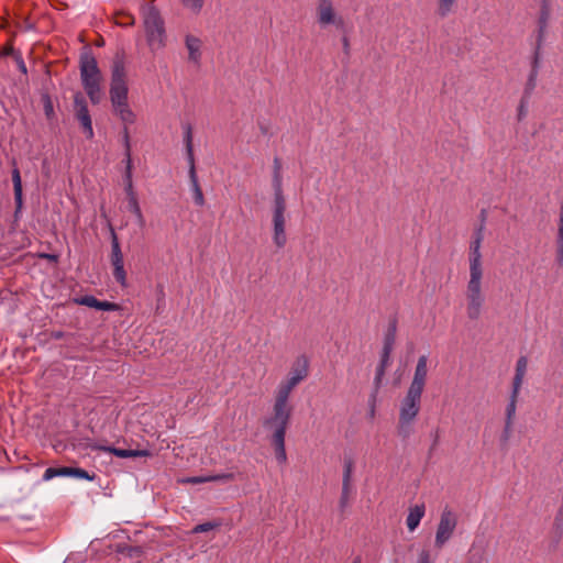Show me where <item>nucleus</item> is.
Wrapping results in <instances>:
<instances>
[{
	"label": "nucleus",
	"instance_id": "nucleus-43",
	"mask_svg": "<svg viewBox=\"0 0 563 563\" xmlns=\"http://www.w3.org/2000/svg\"><path fill=\"white\" fill-rule=\"evenodd\" d=\"M14 62L16 63L19 70L23 75H26L27 74V68H26V65H25V63L23 60V57H22L21 53L14 55Z\"/></svg>",
	"mask_w": 563,
	"mask_h": 563
},
{
	"label": "nucleus",
	"instance_id": "nucleus-25",
	"mask_svg": "<svg viewBox=\"0 0 563 563\" xmlns=\"http://www.w3.org/2000/svg\"><path fill=\"white\" fill-rule=\"evenodd\" d=\"M12 183H13L15 205H16V208L20 209L22 207V181H21L20 170L18 168H14L12 170Z\"/></svg>",
	"mask_w": 563,
	"mask_h": 563
},
{
	"label": "nucleus",
	"instance_id": "nucleus-16",
	"mask_svg": "<svg viewBox=\"0 0 563 563\" xmlns=\"http://www.w3.org/2000/svg\"><path fill=\"white\" fill-rule=\"evenodd\" d=\"M309 374V360L305 356H298L291 365L289 374L286 379L295 384L299 385L302 380L308 377Z\"/></svg>",
	"mask_w": 563,
	"mask_h": 563
},
{
	"label": "nucleus",
	"instance_id": "nucleus-20",
	"mask_svg": "<svg viewBox=\"0 0 563 563\" xmlns=\"http://www.w3.org/2000/svg\"><path fill=\"white\" fill-rule=\"evenodd\" d=\"M426 514L424 504H418L409 508L406 525L409 531H415Z\"/></svg>",
	"mask_w": 563,
	"mask_h": 563
},
{
	"label": "nucleus",
	"instance_id": "nucleus-32",
	"mask_svg": "<svg viewBox=\"0 0 563 563\" xmlns=\"http://www.w3.org/2000/svg\"><path fill=\"white\" fill-rule=\"evenodd\" d=\"M352 472H353V462L346 461L344 464L343 479H342V485L345 486V488L347 486H351Z\"/></svg>",
	"mask_w": 563,
	"mask_h": 563
},
{
	"label": "nucleus",
	"instance_id": "nucleus-13",
	"mask_svg": "<svg viewBox=\"0 0 563 563\" xmlns=\"http://www.w3.org/2000/svg\"><path fill=\"white\" fill-rule=\"evenodd\" d=\"M55 476H74L77 478L93 481L96 475H90L87 471L79 467H48L45 471L44 478L51 479Z\"/></svg>",
	"mask_w": 563,
	"mask_h": 563
},
{
	"label": "nucleus",
	"instance_id": "nucleus-48",
	"mask_svg": "<svg viewBox=\"0 0 563 563\" xmlns=\"http://www.w3.org/2000/svg\"><path fill=\"white\" fill-rule=\"evenodd\" d=\"M343 44H344V46H345V47H347V46H349L347 37H343Z\"/></svg>",
	"mask_w": 563,
	"mask_h": 563
},
{
	"label": "nucleus",
	"instance_id": "nucleus-49",
	"mask_svg": "<svg viewBox=\"0 0 563 563\" xmlns=\"http://www.w3.org/2000/svg\"><path fill=\"white\" fill-rule=\"evenodd\" d=\"M62 336H63V334L60 332L54 334V338H56V339H60Z\"/></svg>",
	"mask_w": 563,
	"mask_h": 563
},
{
	"label": "nucleus",
	"instance_id": "nucleus-7",
	"mask_svg": "<svg viewBox=\"0 0 563 563\" xmlns=\"http://www.w3.org/2000/svg\"><path fill=\"white\" fill-rule=\"evenodd\" d=\"M316 22L320 29L333 27L339 32L346 30V21L339 12L333 0H318L316 3Z\"/></svg>",
	"mask_w": 563,
	"mask_h": 563
},
{
	"label": "nucleus",
	"instance_id": "nucleus-28",
	"mask_svg": "<svg viewBox=\"0 0 563 563\" xmlns=\"http://www.w3.org/2000/svg\"><path fill=\"white\" fill-rule=\"evenodd\" d=\"M124 147H125V158H126V167L125 175L132 176V158H131V144H130V133L128 129L124 130Z\"/></svg>",
	"mask_w": 563,
	"mask_h": 563
},
{
	"label": "nucleus",
	"instance_id": "nucleus-17",
	"mask_svg": "<svg viewBox=\"0 0 563 563\" xmlns=\"http://www.w3.org/2000/svg\"><path fill=\"white\" fill-rule=\"evenodd\" d=\"M519 394H520V391H515L514 389H511L510 399L506 407V419H505V430H504L506 438H508V435L510 434L512 426H514Z\"/></svg>",
	"mask_w": 563,
	"mask_h": 563
},
{
	"label": "nucleus",
	"instance_id": "nucleus-24",
	"mask_svg": "<svg viewBox=\"0 0 563 563\" xmlns=\"http://www.w3.org/2000/svg\"><path fill=\"white\" fill-rule=\"evenodd\" d=\"M394 344H395V328L391 331H389L385 336L384 346H383V351H382V357H380V360H383L384 364H389L390 354L394 349Z\"/></svg>",
	"mask_w": 563,
	"mask_h": 563
},
{
	"label": "nucleus",
	"instance_id": "nucleus-26",
	"mask_svg": "<svg viewBox=\"0 0 563 563\" xmlns=\"http://www.w3.org/2000/svg\"><path fill=\"white\" fill-rule=\"evenodd\" d=\"M111 263L112 266L114 265H122L123 264V255L121 252L120 243L118 240V236L114 232H112V243H111Z\"/></svg>",
	"mask_w": 563,
	"mask_h": 563
},
{
	"label": "nucleus",
	"instance_id": "nucleus-34",
	"mask_svg": "<svg viewBox=\"0 0 563 563\" xmlns=\"http://www.w3.org/2000/svg\"><path fill=\"white\" fill-rule=\"evenodd\" d=\"M218 527H220L219 522H211V521L203 522V523L197 525L192 529V533L207 532V531L213 530V529H216Z\"/></svg>",
	"mask_w": 563,
	"mask_h": 563
},
{
	"label": "nucleus",
	"instance_id": "nucleus-11",
	"mask_svg": "<svg viewBox=\"0 0 563 563\" xmlns=\"http://www.w3.org/2000/svg\"><path fill=\"white\" fill-rule=\"evenodd\" d=\"M74 111L75 117L79 121L84 133L88 140H91L95 135L92 129V121L88 110V104L81 92H77L74 96Z\"/></svg>",
	"mask_w": 563,
	"mask_h": 563
},
{
	"label": "nucleus",
	"instance_id": "nucleus-3",
	"mask_svg": "<svg viewBox=\"0 0 563 563\" xmlns=\"http://www.w3.org/2000/svg\"><path fill=\"white\" fill-rule=\"evenodd\" d=\"M142 25L146 42L152 52L166 46V29L164 19L157 8L150 3H143L140 9Z\"/></svg>",
	"mask_w": 563,
	"mask_h": 563
},
{
	"label": "nucleus",
	"instance_id": "nucleus-37",
	"mask_svg": "<svg viewBox=\"0 0 563 563\" xmlns=\"http://www.w3.org/2000/svg\"><path fill=\"white\" fill-rule=\"evenodd\" d=\"M0 49H1L2 57L12 56L14 58L15 54L21 53V52L14 49L12 42L5 43L2 47H0Z\"/></svg>",
	"mask_w": 563,
	"mask_h": 563
},
{
	"label": "nucleus",
	"instance_id": "nucleus-38",
	"mask_svg": "<svg viewBox=\"0 0 563 563\" xmlns=\"http://www.w3.org/2000/svg\"><path fill=\"white\" fill-rule=\"evenodd\" d=\"M210 482H231L234 479V475L232 473H222L218 475L209 476Z\"/></svg>",
	"mask_w": 563,
	"mask_h": 563
},
{
	"label": "nucleus",
	"instance_id": "nucleus-47",
	"mask_svg": "<svg viewBox=\"0 0 563 563\" xmlns=\"http://www.w3.org/2000/svg\"><path fill=\"white\" fill-rule=\"evenodd\" d=\"M523 115H525V107H523V104H521V106L519 107V114H518L519 120H520Z\"/></svg>",
	"mask_w": 563,
	"mask_h": 563
},
{
	"label": "nucleus",
	"instance_id": "nucleus-21",
	"mask_svg": "<svg viewBox=\"0 0 563 563\" xmlns=\"http://www.w3.org/2000/svg\"><path fill=\"white\" fill-rule=\"evenodd\" d=\"M200 46H201V42L199 38H197L195 36L186 37V47L189 53V59L194 63H198L200 60V57H201Z\"/></svg>",
	"mask_w": 563,
	"mask_h": 563
},
{
	"label": "nucleus",
	"instance_id": "nucleus-31",
	"mask_svg": "<svg viewBox=\"0 0 563 563\" xmlns=\"http://www.w3.org/2000/svg\"><path fill=\"white\" fill-rule=\"evenodd\" d=\"M115 23L121 26H131L135 23V19L128 12H120L115 15Z\"/></svg>",
	"mask_w": 563,
	"mask_h": 563
},
{
	"label": "nucleus",
	"instance_id": "nucleus-10",
	"mask_svg": "<svg viewBox=\"0 0 563 563\" xmlns=\"http://www.w3.org/2000/svg\"><path fill=\"white\" fill-rule=\"evenodd\" d=\"M185 142H186V151H187V156H188V162H189V177H190V183H191L192 190H194L195 202H196V205L202 207L205 205V196H203V192L201 190V187L199 185L198 177L196 174L195 157H194V150H192V135H191L190 126H188L186 130Z\"/></svg>",
	"mask_w": 563,
	"mask_h": 563
},
{
	"label": "nucleus",
	"instance_id": "nucleus-2",
	"mask_svg": "<svg viewBox=\"0 0 563 563\" xmlns=\"http://www.w3.org/2000/svg\"><path fill=\"white\" fill-rule=\"evenodd\" d=\"M109 93L114 115L123 123V130H129V125L135 123L136 114L131 109L128 101V74L124 58L121 55H115L112 62ZM122 134L124 135V131H122Z\"/></svg>",
	"mask_w": 563,
	"mask_h": 563
},
{
	"label": "nucleus",
	"instance_id": "nucleus-19",
	"mask_svg": "<svg viewBox=\"0 0 563 563\" xmlns=\"http://www.w3.org/2000/svg\"><path fill=\"white\" fill-rule=\"evenodd\" d=\"M78 303L103 311H115L119 305L110 301H100L93 296H85L77 300Z\"/></svg>",
	"mask_w": 563,
	"mask_h": 563
},
{
	"label": "nucleus",
	"instance_id": "nucleus-45",
	"mask_svg": "<svg viewBox=\"0 0 563 563\" xmlns=\"http://www.w3.org/2000/svg\"><path fill=\"white\" fill-rule=\"evenodd\" d=\"M388 365L389 364H384L383 360H380V363L376 369V380L377 382H379L382 379Z\"/></svg>",
	"mask_w": 563,
	"mask_h": 563
},
{
	"label": "nucleus",
	"instance_id": "nucleus-50",
	"mask_svg": "<svg viewBox=\"0 0 563 563\" xmlns=\"http://www.w3.org/2000/svg\"><path fill=\"white\" fill-rule=\"evenodd\" d=\"M534 76H536V71H533V73H532L531 78H530L531 86H533L532 80H533V77H534Z\"/></svg>",
	"mask_w": 563,
	"mask_h": 563
},
{
	"label": "nucleus",
	"instance_id": "nucleus-41",
	"mask_svg": "<svg viewBox=\"0 0 563 563\" xmlns=\"http://www.w3.org/2000/svg\"><path fill=\"white\" fill-rule=\"evenodd\" d=\"M350 493H351V486H347L345 488V486L342 485V494H341V498H340V506L342 508L346 507V505L349 504Z\"/></svg>",
	"mask_w": 563,
	"mask_h": 563
},
{
	"label": "nucleus",
	"instance_id": "nucleus-30",
	"mask_svg": "<svg viewBox=\"0 0 563 563\" xmlns=\"http://www.w3.org/2000/svg\"><path fill=\"white\" fill-rule=\"evenodd\" d=\"M466 563H488L484 551H477L475 544L472 545L470 550V556Z\"/></svg>",
	"mask_w": 563,
	"mask_h": 563
},
{
	"label": "nucleus",
	"instance_id": "nucleus-36",
	"mask_svg": "<svg viewBox=\"0 0 563 563\" xmlns=\"http://www.w3.org/2000/svg\"><path fill=\"white\" fill-rule=\"evenodd\" d=\"M548 19H549V11H548V8L544 5L541 10V14L539 18L540 38L542 37V33H543L544 29L547 27Z\"/></svg>",
	"mask_w": 563,
	"mask_h": 563
},
{
	"label": "nucleus",
	"instance_id": "nucleus-22",
	"mask_svg": "<svg viewBox=\"0 0 563 563\" xmlns=\"http://www.w3.org/2000/svg\"><path fill=\"white\" fill-rule=\"evenodd\" d=\"M102 450L111 452L115 456L122 457V459L150 455V452L146 450H124V449H117V448H102Z\"/></svg>",
	"mask_w": 563,
	"mask_h": 563
},
{
	"label": "nucleus",
	"instance_id": "nucleus-46",
	"mask_svg": "<svg viewBox=\"0 0 563 563\" xmlns=\"http://www.w3.org/2000/svg\"><path fill=\"white\" fill-rule=\"evenodd\" d=\"M280 168H282V166H280L279 159L275 158L274 159V173H280Z\"/></svg>",
	"mask_w": 563,
	"mask_h": 563
},
{
	"label": "nucleus",
	"instance_id": "nucleus-8",
	"mask_svg": "<svg viewBox=\"0 0 563 563\" xmlns=\"http://www.w3.org/2000/svg\"><path fill=\"white\" fill-rule=\"evenodd\" d=\"M286 202H273L272 224H273V242L276 247L283 249L287 243L286 234Z\"/></svg>",
	"mask_w": 563,
	"mask_h": 563
},
{
	"label": "nucleus",
	"instance_id": "nucleus-9",
	"mask_svg": "<svg viewBox=\"0 0 563 563\" xmlns=\"http://www.w3.org/2000/svg\"><path fill=\"white\" fill-rule=\"evenodd\" d=\"M457 525V519L455 514L445 508L440 517V521L437 528L435 541L434 544L437 548L441 549L452 537Z\"/></svg>",
	"mask_w": 563,
	"mask_h": 563
},
{
	"label": "nucleus",
	"instance_id": "nucleus-39",
	"mask_svg": "<svg viewBox=\"0 0 563 563\" xmlns=\"http://www.w3.org/2000/svg\"><path fill=\"white\" fill-rule=\"evenodd\" d=\"M43 102L46 117L52 118L54 115V108L49 96H43Z\"/></svg>",
	"mask_w": 563,
	"mask_h": 563
},
{
	"label": "nucleus",
	"instance_id": "nucleus-51",
	"mask_svg": "<svg viewBox=\"0 0 563 563\" xmlns=\"http://www.w3.org/2000/svg\"><path fill=\"white\" fill-rule=\"evenodd\" d=\"M353 563H361V559L360 558H356Z\"/></svg>",
	"mask_w": 563,
	"mask_h": 563
},
{
	"label": "nucleus",
	"instance_id": "nucleus-27",
	"mask_svg": "<svg viewBox=\"0 0 563 563\" xmlns=\"http://www.w3.org/2000/svg\"><path fill=\"white\" fill-rule=\"evenodd\" d=\"M273 188H274V201L273 202H286V198L283 191L282 174L274 173L273 175Z\"/></svg>",
	"mask_w": 563,
	"mask_h": 563
},
{
	"label": "nucleus",
	"instance_id": "nucleus-15",
	"mask_svg": "<svg viewBox=\"0 0 563 563\" xmlns=\"http://www.w3.org/2000/svg\"><path fill=\"white\" fill-rule=\"evenodd\" d=\"M428 376V357L422 355L418 358L412 382L408 389L423 393Z\"/></svg>",
	"mask_w": 563,
	"mask_h": 563
},
{
	"label": "nucleus",
	"instance_id": "nucleus-33",
	"mask_svg": "<svg viewBox=\"0 0 563 563\" xmlns=\"http://www.w3.org/2000/svg\"><path fill=\"white\" fill-rule=\"evenodd\" d=\"M113 276L115 280L122 286L126 283V273L124 271V264L113 266Z\"/></svg>",
	"mask_w": 563,
	"mask_h": 563
},
{
	"label": "nucleus",
	"instance_id": "nucleus-23",
	"mask_svg": "<svg viewBox=\"0 0 563 563\" xmlns=\"http://www.w3.org/2000/svg\"><path fill=\"white\" fill-rule=\"evenodd\" d=\"M459 0H437V15L446 18L454 12Z\"/></svg>",
	"mask_w": 563,
	"mask_h": 563
},
{
	"label": "nucleus",
	"instance_id": "nucleus-12",
	"mask_svg": "<svg viewBox=\"0 0 563 563\" xmlns=\"http://www.w3.org/2000/svg\"><path fill=\"white\" fill-rule=\"evenodd\" d=\"M267 427L274 429L272 435V444L275 450L276 460L279 463H285L287 460L286 449H285V435L288 428V424L283 423H264Z\"/></svg>",
	"mask_w": 563,
	"mask_h": 563
},
{
	"label": "nucleus",
	"instance_id": "nucleus-29",
	"mask_svg": "<svg viewBox=\"0 0 563 563\" xmlns=\"http://www.w3.org/2000/svg\"><path fill=\"white\" fill-rule=\"evenodd\" d=\"M129 210L136 217L139 224L144 225V217L136 197L129 199Z\"/></svg>",
	"mask_w": 563,
	"mask_h": 563
},
{
	"label": "nucleus",
	"instance_id": "nucleus-6",
	"mask_svg": "<svg viewBox=\"0 0 563 563\" xmlns=\"http://www.w3.org/2000/svg\"><path fill=\"white\" fill-rule=\"evenodd\" d=\"M296 387L297 386L289 382L288 379H284L279 383L275 393L273 417L267 419L264 423L289 424L291 417V407L289 406L288 400L291 391Z\"/></svg>",
	"mask_w": 563,
	"mask_h": 563
},
{
	"label": "nucleus",
	"instance_id": "nucleus-18",
	"mask_svg": "<svg viewBox=\"0 0 563 563\" xmlns=\"http://www.w3.org/2000/svg\"><path fill=\"white\" fill-rule=\"evenodd\" d=\"M528 368V358L527 356H520L517 360L515 376L512 378V388L515 391H520L525 382V377Z\"/></svg>",
	"mask_w": 563,
	"mask_h": 563
},
{
	"label": "nucleus",
	"instance_id": "nucleus-44",
	"mask_svg": "<svg viewBox=\"0 0 563 563\" xmlns=\"http://www.w3.org/2000/svg\"><path fill=\"white\" fill-rule=\"evenodd\" d=\"M418 563H433L431 554L428 550H422L419 554Z\"/></svg>",
	"mask_w": 563,
	"mask_h": 563
},
{
	"label": "nucleus",
	"instance_id": "nucleus-5",
	"mask_svg": "<svg viewBox=\"0 0 563 563\" xmlns=\"http://www.w3.org/2000/svg\"><path fill=\"white\" fill-rule=\"evenodd\" d=\"M421 396V393L408 389L400 402L397 433L402 439L411 434V424L420 412Z\"/></svg>",
	"mask_w": 563,
	"mask_h": 563
},
{
	"label": "nucleus",
	"instance_id": "nucleus-4",
	"mask_svg": "<svg viewBox=\"0 0 563 563\" xmlns=\"http://www.w3.org/2000/svg\"><path fill=\"white\" fill-rule=\"evenodd\" d=\"M79 69L80 80L88 98L93 104H98L103 96V77L95 56L90 53L82 54L79 60Z\"/></svg>",
	"mask_w": 563,
	"mask_h": 563
},
{
	"label": "nucleus",
	"instance_id": "nucleus-1",
	"mask_svg": "<svg viewBox=\"0 0 563 563\" xmlns=\"http://www.w3.org/2000/svg\"><path fill=\"white\" fill-rule=\"evenodd\" d=\"M483 231V225L475 231L468 251L470 276L465 288V311L467 318L472 321L479 319L485 303L483 289L484 264L481 252L484 240Z\"/></svg>",
	"mask_w": 563,
	"mask_h": 563
},
{
	"label": "nucleus",
	"instance_id": "nucleus-40",
	"mask_svg": "<svg viewBox=\"0 0 563 563\" xmlns=\"http://www.w3.org/2000/svg\"><path fill=\"white\" fill-rule=\"evenodd\" d=\"M124 180H125V192L128 195V198L131 199L132 197H136L134 189H133L132 176L124 175Z\"/></svg>",
	"mask_w": 563,
	"mask_h": 563
},
{
	"label": "nucleus",
	"instance_id": "nucleus-35",
	"mask_svg": "<svg viewBox=\"0 0 563 563\" xmlns=\"http://www.w3.org/2000/svg\"><path fill=\"white\" fill-rule=\"evenodd\" d=\"M181 1L187 9L191 10L195 13H198L203 5V0H181Z\"/></svg>",
	"mask_w": 563,
	"mask_h": 563
},
{
	"label": "nucleus",
	"instance_id": "nucleus-14",
	"mask_svg": "<svg viewBox=\"0 0 563 563\" xmlns=\"http://www.w3.org/2000/svg\"><path fill=\"white\" fill-rule=\"evenodd\" d=\"M554 262L559 268H563V199L556 219V233L554 240Z\"/></svg>",
	"mask_w": 563,
	"mask_h": 563
},
{
	"label": "nucleus",
	"instance_id": "nucleus-42",
	"mask_svg": "<svg viewBox=\"0 0 563 563\" xmlns=\"http://www.w3.org/2000/svg\"><path fill=\"white\" fill-rule=\"evenodd\" d=\"M181 482L188 483V484H202V483L210 482V478H209V476H192V477L183 479Z\"/></svg>",
	"mask_w": 563,
	"mask_h": 563
}]
</instances>
